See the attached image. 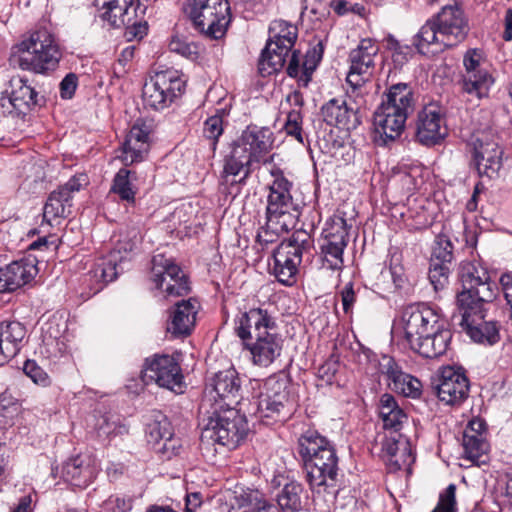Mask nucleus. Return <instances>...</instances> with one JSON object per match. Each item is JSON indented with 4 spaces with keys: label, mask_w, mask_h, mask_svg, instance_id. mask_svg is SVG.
<instances>
[{
    "label": "nucleus",
    "mask_w": 512,
    "mask_h": 512,
    "mask_svg": "<svg viewBox=\"0 0 512 512\" xmlns=\"http://www.w3.org/2000/svg\"><path fill=\"white\" fill-rule=\"evenodd\" d=\"M282 346L283 340L277 333V329L244 344V347L250 352L252 363L259 367L270 366L281 355Z\"/></svg>",
    "instance_id": "obj_24"
},
{
    "label": "nucleus",
    "mask_w": 512,
    "mask_h": 512,
    "mask_svg": "<svg viewBox=\"0 0 512 512\" xmlns=\"http://www.w3.org/2000/svg\"><path fill=\"white\" fill-rule=\"evenodd\" d=\"M346 245L334 246L332 243L322 240L321 254L323 260L328 264L330 269H339L343 265V252Z\"/></svg>",
    "instance_id": "obj_52"
},
{
    "label": "nucleus",
    "mask_w": 512,
    "mask_h": 512,
    "mask_svg": "<svg viewBox=\"0 0 512 512\" xmlns=\"http://www.w3.org/2000/svg\"><path fill=\"white\" fill-rule=\"evenodd\" d=\"M459 277L462 283V290L456 297L459 308L479 312L481 306L496 298L498 287L491 281L487 268L480 261H463L459 268Z\"/></svg>",
    "instance_id": "obj_6"
},
{
    "label": "nucleus",
    "mask_w": 512,
    "mask_h": 512,
    "mask_svg": "<svg viewBox=\"0 0 512 512\" xmlns=\"http://www.w3.org/2000/svg\"><path fill=\"white\" fill-rule=\"evenodd\" d=\"M299 447L311 490L335 495L339 469L334 446L317 431L308 430L299 438Z\"/></svg>",
    "instance_id": "obj_2"
},
{
    "label": "nucleus",
    "mask_w": 512,
    "mask_h": 512,
    "mask_svg": "<svg viewBox=\"0 0 512 512\" xmlns=\"http://www.w3.org/2000/svg\"><path fill=\"white\" fill-rule=\"evenodd\" d=\"M449 265L430 262L429 280L436 291L443 289L448 283Z\"/></svg>",
    "instance_id": "obj_54"
},
{
    "label": "nucleus",
    "mask_w": 512,
    "mask_h": 512,
    "mask_svg": "<svg viewBox=\"0 0 512 512\" xmlns=\"http://www.w3.org/2000/svg\"><path fill=\"white\" fill-rule=\"evenodd\" d=\"M106 11L102 13L101 17L107 21L111 27H120L124 24L122 13L123 7L119 3H112V0L106 2L103 6Z\"/></svg>",
    "instance_id": "obj_58"
},
{
    "label": "nucleus",
    "mask_w": 512,
    "mask_h": 512,
    "mask_svg": "<svg viewBox=\"0 0 512 512\" xmlns=\"http://www.w3.org/2000/svg\"><path fill=\"white\" fill-rule=\"evenodd\" d=\"M270 38L269 40L275 42H282L283 44L294 46L297 39V28L296 26L284 21H275L270 27Z\"/></svg>",
    "instance_id": "obj_46"
},
{
    "label": "nucleus",
    "mask_w": 512,
    "mask_h": 512,
    "mask_svg": "<svg viewBox=\"0 0 512 512\" xmlns=\"http://www.w3.org/2000/svg\"><path fill=\"white\" fill-rule=\"evenodd\" d=\"M189 16L195 28L212 39L221 38L230 22L228 0H193Z\"/></svg>",
    "instance_id": "obj_9"
},
{
    "label": "nucleus",
    "mask_w": 512,
    "mask_h": 512,
    "mask_svg": "<svg viewBox=\"0 0 512 512\" xmlns=\"http://www.w3.org/2000/svg\"><path fill=\"white\" fill-rule=\"evenodd\" d=\"M303 487L296 481L286 483L277 494V502L282 510L298 512L302 509Z\"/></svg>",
    "instance_id": "obj_41"
},
{
    "label": "nucleus",
    "mask_w": 512,
    "mask_h": 512,
    "mask_svg": "<svg viewBox=\"0 0 512 512\" xmlns=\"http://www.w3.org/2000/svg\"><path fill=\"white\" fill-rule=\"evenodd\" d=\"M145 434L147 442L153 446L159 445L161 441H164L162 446L158 448V451L167 455L168 458L178 453L175 440L172 438L170 423L160 412H157L154 418L146 423Z\"/></svg>",
    "instance_id": "obj_30"
},
{
    "label": "nucleus",
    "mask_w": 512,
    "mask_h": 512,
    "mask_svg": "<svg viewBox=\"0 0 512 512\" xmlns=\"http://www.w3.org/2000/svg\"><path fill=\"white\" fill-rule=\"evenodd\" d=\"M293 46L268 40L261 53L258 70L262 76H268L280 71L286 62Z\"/></svg>",
    "instance_id": "obj_34"
},
{
    "label": "nucleus",
    "mask_w": 512,
    "mask_h": 512,
    "mask_svg": "<svg viewBox=\"0 0 512 512\" xmlns=\"http://www.w3.org/2000/svg\"><path fill=\"white\" fill-rule=\"evenodd\" d=\"M277 329L275 317L262 307H253L241 312L235 319V333L243 344Z\"/></svg>",
    "instance_id": "obj_19"
},
{
    "label": "nucleus",
    "mask_w": 512,
    "mask_h": 512,
    "mask_svg": "<svg viewBox=\"0 0 512 512\" xmlns=\"http://www.w3.org/2000/svg\"><path fill=\"white\" fill-rule=\"evenodd\" d=\"M378 52L379 45L371 38L362 39L358 46L351 50L350 69L346 81L353 90L360 88L373 74Z\"/></svg>",
    "instance_id": "obj_16"
},
{
    "label": "nucleus",
    "mask_w": 512,
    "mask_h": 512,
    "mask_svg": "<svg viewBox=\"0 0 512 512\" xmlns=\"http://www.w3.org/2000/svg\"><path fill=\"white\" fill-rule=\"evenodd\" d=\"M282 219H279V223L269 222L266 218V226L261 227L256 235V241L262 248L267 247L278 240L279 234L287 232L291 227H282Z\"/></svg>",
    "instance_id": "obj_48"
},
{
    "label": "nucleus",
    "mask_w": 512,
    "mask_h": 512,
    "mask_svg": "<svg viewBox=\"0 0 512 512\" xmlns=\"http://www.w3.org/2000/svg\"><path fill=\"white\" fill-rule=\"evenodd\" d=\"M10 88L9 101L19 113L25 114L33 107L39 105L38 93L22 77H12Z\"/></svg>",
    "instance_id": "obj_35"
},
{
    "label": "nucleus",
    "mask_w": 512,
    "mask_h": 512,
    "mask_svg": "<svg viewBox=\"0 0 512 512\" xmlns=\"http://www.w3.org/2000/svg\"><path fill=\"white\" fill-rule=\"evenodd\" d=\"M323 45L319 42L315 45L311 50H309L305 56V61L302 65V74L300 76V81L304 83L306 86L311 80V75L316 69L318 63L321 61L323 56Z\"/></svg>",
    "instance_id": "obj_51"
},
{
    "label": "nucleus",
    "mask_w": 512,
    "mask_h": 512,
    "mask_svg": "<svg viewBox=\"0 0 512 512\" xmlns=\"http://www.w3.org/2000/svg\"><path fill=\"white\" fill-rule=\"evenodd\" d=\"M25 335V327L17 321L0 323V366L18 354Z\"/></svg>",
    "instance_id": "obj_32"
},
{
    "label": "nucleus",
    "mask_w": 512,
    "mask_h": 512,
    "mask_svg": "<svg viewBox=\"0 0 512 512\" xmlns=\"http://www.w3.org/2000/svg\"><path fill=\"white\" fill-rule=\"evenodd\" d=\"M470 145L478 174L494 177L502 166L503 154L497 138L489 132H478L473 135Z\"/></svg>",
    "instance_id": "obj_15"
},
{
    "label": "nucleus",
    "mask_w": 512,
    "mask_h": 512,
    "mask_svg": "<svg viewBox=\"0 0 512 512\" xmlns=\"http://www.w3.org/2000/svg\"><path fill=\"white\" fill-rule=\"evenodd\" d=\"M112 3H119L123 7V21L124 24H131L132 22H137L140 19L144 20V15L146 12V5L141 2V0H112Z\"/></svg>",
    "instance_id": "obj_49"
},
{
    "label": "nucleus",
    "mask_w": 512,
    "mask_h": 512,
    "mask_svg": "<svg viewBox=\"0 0 512 512\" xmlns=\"http://www.w3.org/2000/svg\"><path fill=\"white\" fill-rule=\"evenodd\" d=\"M185 88V82L174 71L157 72L143 86L142 97L144 103L161 110L179 97Z\"/></svg>",
    "instance_id": "obj_12"
},
{
    "label": "nucleus",
    "mask_w": 512,
    "mask_h": 512,
    "mask_svg": "<svg viewBox=\"0 0 512 512\" xmlns=\"http://www.w3.org/2000/svg\"><path fill=\"white\" fill-rule=\"evenodd\" d=\"M254 405L255 417L266 425L286 421L295 410L287 381L277 376L266 379Z\"/></svg>",
    "instance_id": "obj_8"
},
{
    "label": "nucleus",
    "mask_w": 512,
    "mask_h": 512,
    "mask_svg": "<svg viewBox=\"0 0 512 512\" xmlns=\"http://www.w3.org/2000/svg\"><path fill=\"white\" fill-rule=\"evenodd\" d=\"M199 303L190 298L177 302L170 311L167 322V331L174 337L190 335L198 313Z\"/></svg>",
    "instance_id": "obj_27"
},
{
    "label": "nucleus",
    "mask_w": 512,
    "mask_h": 512,
    "mask_svg": "<svg viewBox=\"0 0 512 512\" xmlns=\"http://www.w3.org/2000/svg\"><path fill=\"white\" fill-rule=\"evenodd\" d=\"M500 284L507 304L512 307V273L503 274L500 278Z\"/></svg>",
    "instance_id": "obj_64"
},
{
    "label": "nucleus",
    "mask_w": 512,
    "mask_h": 512,
    "mask_svg": "<svg viewBox=\"0 0 512 512\" xmlns=\"http://www.w3.org/2000/svg\"><path fill=\"white\" fill-rule=\"evenodd\" d=\"M381 104L401 109L409 115L414 110L415 99L412 87L407 83H397L389 87Z\"/></svg>",
    "instance_id": "obj_39"
},
{
    "label": "nucleus",
    "mask_w": 512,
    "mask_h": 512,
    "mask_svg": "<svg viewBox=\"0 0 512 512\" xmlns=\"http://www.w3.org/2000/svg\"><path fill=\"white\" fill-rule=\"evenodd\" d=\"M229 512H279V508L260 497L258 491L235 492Z\"/></svg>",
    "instance_id": "obj_38"
},
{
    "label": "nucleus",
    "mask_w": 512,
    "mask_h": 512,
    "mask_svg": "<svg viewBox=\"0 0 512 512\" xmlns=\"http://www.w3.org/2000/svg\"><path fill=\"white\" fill-rule=\"evenodd\" d=\"M456 485L449 484L445 490L439 494L436 507L431 512H457Z\"/></svg>",
    "instance_id": "obj_53"
},
{
    "label": "nucleus",
    "mask_w": 512,
    "mask_h": 512,
    "mask_svg": "<svg viewBox=\"0 0 512 512\" xmlns=\"http://www.w3.org/2000/svg\"><path fill=\"white\" fill-rule=\"evenodd\" d=\"M386 48L391 52V58L396 67H402L408 62L412 55V48L409 45L401 44L392 35L385 39Z\"/></svg>",
    "instance_id": "obj_50"
},
{
    "label": "nucleus",
    "mask_w": 512,
    "mask_h": 512,
    "mask_svg": "<svg viewBox=\"0 0 512 512\" xmlns=\"http://www.w3.org/2000/svg\"><path fill=\"white\" fill-rule=\"evenodd\" d=\"M273 182L269 185L267 197L266 218L269 222L279 223L282 227H293L298 218L299 211L290 194L291 183L283 176L279 169L272 170Z\"/></svg>",
    "instance_id": "obj_10"
},
{
    "label": "nucleus",
    "mask_w": 512,
    "mask_h": 512,
    "mask_svg": "<svg viewBox=\"0 0 512 512\" xmlns=\"http://www.w3.org/2000/svg\"><path fill=\"white\" fill-rule=\"evenodd\" d=\"M379 415L383 421L384 429L397 432L406 421L405 412L398 406L391 394H383L379 400Z\"/></svg>",
    "instance_id": "obj_40"
},
{
    "label": "nucleus",
    "mask_w": 512,
    "mask_h": 512,
    "mask_svg": "<svg viewBox=\"0 0 512 512\" xmlns=\"http://www.w3.org/2000/svg\"><path fill=\"white\" fill-rule=\"evenodd\" d=\"M408 115L401 109L381 104L374 113L375 141L387 144L401 135Z\"/></svg>",
    "instance_id": "obj_22"
},
{
    "label": "nucleus",
    "mask_w": 512,
    "mask_h": 512,
    "mask_svg": "<svg viewBox=\"0 0 512 512\" xmlns=\"http://www.w3.org/2000/svg\"><path fill=\"white\" fill-rule=\"evenodd\" d=\"M97 466L89 456L78 455L69 459L63 466L65 481L76 487H86L96 477Z\"/></svg>",
    "instance_id": "obj_31"
},
{
    "label": "nucleus",
    "mask_w": 512,
    "mask_h": 512,
    "mask_svg": "<svg viewBox=\"0 0 512 512\" xmlns=\"http://www.w3.org/2000/svg\"><path fill=\"white\" fill-rule=\"evenodd\" d=\"M322 240L332 243L334 246L348 243V230L346 220L341 216H334L326 222L322 232Z\"/></svg>",
    "instance_id": "obj_42"
},
{
    "label": "nucleus",
    "mask_w": 512,
    "mask_h": 512,
    "mask_svg": "<svg viewBox=\"0 0 512 512\" xmlns=\"http://www.w3.org/2000/svg\"><path fill=\"white\" fill-rule=\"evenodd\" d=\"M441 33V41L453 47L462 42L468 33V23L464 12L457 5L446 4L434 17Z\"/></svg>",
    "instance_id": "obj_21"
},
{
    "label": "nucleus",
    "mask_w": 512,
    "mask_h": 512,
    "mask_svg": "<svg viewBox=\"0 0 512 512\" xmlns=\"http://www.w3.org/2000/svg\"><path fill=\"white\" fill-rule=\"evenodd\" d=\"M34 261L21 259L0 268V293L12 292L30 282L36 275Z\"/></svg>",
    "instance_id": "obj_28"
},
{
    "label": "nucleus",
    "mask_w": 512,
    "mask_h": 512,
    "mask_svg": "<svg viewBox=\"0 0 512 512\" xmlns=\"http://www.w3.org/2000/svg\"><path fill=\"white\" fill-rule=\"evenodd\" d=\"M150 129L138 121L131 127L124 143L119 149L118 158L125 166L142 162L149 151Z\"/></svg>",
    "instance_id": "obj_25"
},
{
    "label": "nucleus",
    "mask_w": 512,
    "mask_h": 512,
    "mask_svg": "<svg viewBox=\"0 0 512 512\" xmlns=\"http://www.w3.org/2000/svg\"><path fill=\"white\" fill-rule=\"evenodd\" d=\"M382 453L391 471H398L414 462L410 443L401 434L386 437L382 442Z\"/></svg>",
    "instance_id": "obj_29"
},
{
    "label": "nucleus",
    "mask_w": 512,
    "mask_h": 512,
    "mask_svg": "<svg viewBox=\"0 0 512 512\" xmlns=\"http://www.w3.org/2000/svg\"><path fill=\"white\" fill-rule=\"evenodd\" d=\"M284 129L288 135L295 137L298 142H304L302 135V115L300 110L293 109L287 114Z\"/></svg>",
    "instance_id": "obj_56"
},
{
    "label": "nucleus",
    "mask_w": 512,
    "mask_h": 512,
    "mask_svg": "<svg viewBox=\"0 0 512 512\" xmlns=\"http://www.w3.org/2000/svg\"><path fill=\"white\" fill-rule=\"evenodd\" d=\"M453 244L446 235H438L435 239L431 262L449 265L453 260Z\"/></svg>",
    "instance_id": "obj_47"
},
{
    "label": "nucleus",
    "mask_w": 512,
    "mask_h": 512,
    "mask_svg": "<svg viewBox=\"0 0 512 512\" xmlns=\"http://www.w3.org/2000/svg\"><path fill=\"white\" fill-rule=\"evenodd\" d=\"M77 80L74 73H69L60 82V95L63 99L72 98L77 88Z\"/></svg>",
    "instance_id": "obj_62"
},
{
    "label": "nucleus",
    "mask_w": 512,
    "mask_h": 512,
    "mask_svg": "<svg viewBox=\"0 0 512 512\" xmlns=\"http://www.w3.org/2000/svg\"><path fill=\"white\" fill-rule=\"evenodd\" d=\"M448 130L440 107L435 104L425 106L419 113L416 122V140L425 146L439 144Z\"/></svg>",
    "instance_id": "obj_20"
},
{
    "label": "nucleus",
    "mask_w": 512,
    "mask_h": 512,
    "mask_svg": "<svg viewBox=\"0 0 512 512\" xmlns=\"http://www.w3.org/2000/svg\"><path fill=\"white\" fill-rule=\"evenodd\" d=\"M314 255V240L305 230H296L281 242L273 253V273L281 284L292 286L303 261L309 262Z\"/></svg>",
    "instance_id": "obj_7"
},
{
    "label": "nucleus",
    "mask_w": 512,
    "mask_h": 512,
    "mask_svg": "<svg viewBox=\"0 0 512 512\" xmlns=\"http://www.w3.org/2000/svg\"><path fill=\"white\" fill-rule=\"evenodd\" d=\"M223 133V118L221 115H213L204 122L203 135L212 140V146L215 148L218 138Z\"/></svg>",
    "instance_id": "obj_57"
},
{
    "label": "nucleus",
    "mask_w": 512,
    "mask_h": 512,
    "mask_svg": "<svg viewBox=\"0 0 512 512\" xmlns=\"http://www.w3.org/2000/svg\"><path fill=\"white\" fill-rule=\"evenodd\" d=\"M103 508L112 512H128L132 508V501L129 498L111 496L105 501Z\"/></svg>",
    "instance_id": "obj_61"
},
{
    "label": "nucleus",
    "mask_w": 512,
    "mask_h": 512,
    "mask_svg": "<svg viewBox=\"0 0 512 512\" xmlns=\"http://www.w3.org/2000/svg\"><path fill=\"white\" fill-rule=\"evenodd\" d=\"M404 337L409 347L425 358H437L448 349L452 333L438 311L425 303L407 306L402 313Z\"/></svg>",
    "instance_id": "obj_1"
},
{
    "label": "nucleus",
    "mask_w": 512,
    "mask_h": 512,
    "mask_svg": "<svg viewBox=\"0 0 512 512\" xmlns=\"http://www.w3.org/2000/svg\"><path fill=\"white\" fill-rule=\"evenodd\" d=\"M202 414L201 442L219 444L229 449L236 448L249 432L245 414L234 407L200 410Z\"/></svg>",
    "instance_id": "obj_4"
},
{
    "label": "nucleus",
    "mask_w": 512,
    "mask_h": 512,
    "mask_svg": "<svg viewBox=\"0 0 512 512\" xmlns=\"http://www.w3.org/2000/svg\"><path fill=\"white\" fill-rule=\"evenodd\" d=\"M23 372L37 385L46 387L51 383L49 375L34 360L25 361Z\"/></svg>",
    "instance_id": "obj_55"
},
{
    "label": "nucleus",
    "mask_w": 512,
    "mask_h": 512,
    "mask_svg": "<svg viewBox=\"0 0 512 512\" xmlns=\"http://www.w3.org/2000/svg\"><path fill=\"white\" fill-rule=\"evenodd\" d=\"M130 171L127 169H120L114 176L110 193L119 196L122 201L133 204L135 202L136 191L129 180Z\"/></svg>",
    "instance_id": "obj_45"
},
{
    "label": "nucleus",
    "mask_w": 512,
    "mask_h": 512,
    "mask_svg": "<svg viewBox=\"0 0 512 512\" xmlns=\"http://www.w3.org/2000/svg\"><path fill=\"white\" fill-rule=\"evenodd\" d=\"M169 49L171 52L177 53L188 59H194L198 54L197 46L194 43L187 42L177 36L171 39Z\"/></svg>",
    "instance_id": "obj_59"
},
{
    "label": "nucleus",
    "mask_w": 512,
    "mask_h": 512,
    "mask_svg": "<svg viewBox=\"0 0 512 512\" xmlns=\"http://www.w3.org/2000/svg\"><path fill=\"white\" fill-rule=\"evenodd\" d=\"M432 388L441 402L458 406L467 399L470 390L469 379L461 369L444 367Z\"/></svg>",
    "instance_id": "obj_18"
},
{
    "label": "nucleus",
    "mask_w": 512,
    "mask_h": 512,
    "mask_svg": "<svg viewBox=\"0 0 512 512\" xmlns=\"http://www.w3.org/2000/svg\"><path fill=\"white\" fill-rule=\"evenodd\" d=\"M70 202L67 197L62 196L59 189L53 191L49 195L43 209L44 219L50 223L53 219L66 217V210L71 206Z\"/></svg>",
    "instance_id": "obj_43"
},
{
    "label": "nucleus",
    "mask_w": 512,
    "mask_h": 512,
    "mask_svg": "<svg viewBox=\"0 0 512 512\" xmlns=\"http://www.w3.org/2000/svg\"><path fill=\"white\" fill-rule=\"evenodd\" d=\"M441 33L435 19L428 20L416 34L414 45L423 55H434L443 51L448 46L441 41Z\"/></svg>",
    "instance_id": "obj_36"
},
{
    "label": "nucleus",
    "mask_w": 512,
    "mask_h": 512,
    "mask_svg": "<svg viewBox=\"0 0 512 512\" xmlns=\"http://www.w3.org/2000/svg\"><path fill=\"white\" fill-rule=\"evenodd\" d=\"M241 380L234 368L217 372L207 385L200 410L214 409L216 405L223 408L240 404Z\"/></svg>",
    "instance_id": "obj_11"
},
{
    "label": "nucleus",
    "mask_w": 512,
    "mask_h": 512,
    "mask_svg": "<svg viewBox=\"0 0 512 512\" xmlns=\"http://www.w3.org/2000/svg\"><path fill=\"white\" fill-rule=\"evenodd\" d=\"M124 258L119 250H112L107 255L96 260L93 268L89 272L91 281L95 283L94 292L97 293L105 285L114 281L118 276V266Z\"/></svg>",
    "instance_id": "obj_33"
},
{
    "label": "nucleus",
    "mask_w": 512,
    "mask_h": 512,
    "mask_svg": "<svg viewBox=\"0 0 512 512\" xmlns=\"http://www.w3.org/2000/svg\"><path fill=\"white\" fill-rule=\"evenodd\" d=\"M462 445L465 458L476 464L483 462L481 458L487 453L489 448L484 435L471 436L463 434Z\"/></svg>",
    "instance_id": "obj_44"
},
{
    "label": "nucleus",
    "mask_w": 512,
    "mask_h": 512,
    "mask_svg": "<svg viewBox=\"0 0 512 512\" xmlns=\"http://www.w3.org/2000/svg\"><path fill=\"white\" fill-rule=\"evenodd\" d=\"M463 65L466 72L461 80L463 92L477 98L486 96L494 80L483 67L484 58L481 50L469 49L463 57Z\"/></svg>",
    "instance_id": "obj_17"
},
{
    "label": "nucleus",
    "mask_w": 512,
    "mask_h": 512,
    "mask_svg": "<svg viewBox=\"0 0 512 512\" xmlns=\"http://www.w3.org/2000/svg\"><path fill=\"white\" fill-rule=\"evenodd\" d=\"M273 132L268 127L249 125L231 145V151L225 156L223 175L226 182L229 177H236L241 172L239 180H231V184L244 183L251 173V165L259 162L271 149Z\"/></svg>",
    "instance_id": "obj_3"
},
{
    "label": "nucleus",
    "mask_w": 512,
    "mask_h": 512,
    "mask_svg": "<svg viewBox=\"0 0 512 512\" xmlns=\"http://www.w3.org/2000/svg\"><path fill=\"white\" fill-rule=\"evenodd\" d=\"M321 114L327 124L347 131L356 129L361 123L357 108L342 98H333L325 103Z\"/></svg>",
    "instance_id": "obj_26"
},
{
    "label": "nucleus",
    "mask_w": 512,
    "mask_h": 512,
    "mask_svg": "<svg viewBox=\"0 0 512 512\" xmlns=\"http://www.w3.org/2000/svg\"><path fill=\"white\" fill-rule=\"evenodd\" d=\"M144 382H154L162 388L182 392L183 375L178 361L170 355L155 354L145 359L142 369Z\"/></svg>",
    "instance_id": "obj_14"
},
{
    "label": "nucleus",
    "mask_w": 512,
    "mask_h": 512,
    "mask_svg": "<svg viewBox=\"0 0 512 512\" xmlns=\"http://www.w3.org/2000/svg\"><path fill=\"white\" fill-rule=\"evenodd\" d=\"M462 311L461 326L477 343L493 345L500 339L499 328L493 321H484V306L479 312L468 308H459Z\"/></svg>",
    "instance_id": "obj_23"
},
{
    "label": "nucleus",
    "mask_w": 512,
    "mask_h": 512,
    "mask_svg": "<svg viewBox=\"0 0 512 512\" xmlns=\"http://www.w3.org/2000/svg\"><path fill=\"white\" fill-rule=\"evenodd\" d=\"M355 298L356 297L355 292L353 290V285L352 283H349L341 291V301L345 313H349L352 310Z\"/></svg>",
    "instance_id": "obj_63"
},
{
    "label": "nucleus",
    "mask_w": 512,
    "mask_h": 512,
    "mask_svg": "<svg viewBox=\"0 0 512 512\" xmlns=\"http://www.w3.org/2000/svg\"><path fill=\"white\" fill-rule=\"evenodd\" d=\"M126 27L125 37L128 41H133L135 39H142L148 31L147 22L144 20H139L137 22H132L129 24H123Z\"/></svg>",
    "instance_id": "obj_60"
},
{
    "label": "nucleus",
    "mask_w": 512,
    "mask_h": 512,
    "mask_svg": "<svg viewBox=\"0 0 512 512\" xmlns=\"http://www.w3.org/2000/svg\"><path fill=\"white\" fill-rule=\"evenodd\" d=\"M385 368V373L391 381L389 385H392L395 391L412 398L420 395L422 384L417 378L403 372L392 359Z\"/></svg>",
    "instance_id": "obj_37"
},
{
    "label": "nucleus",
    "mask_w": 512,
    "mask_h": 512,
    "mask_svg": "<svg viewBox=\"0 0 512 512\" xmlns=\"http://www.w3.org/2000/svg\"><path fill=\"white\" fill-rule=\"evenodd\" d=\"M60 52L53 35L46 29L33 32L12 48L10 64L23 70L43 73L56 67Z\"/></svg>",
    "instance_id": "obj_5"
},
{
    "label": "nucleus",
    "mask_w": 512,
    "mask_h": 512,
    "mask_svg": "<svg viewBox=\"0 0 512 512\" xmlns=\"http://www.w3.org/2000/svg\"><path fill=\"white\" fill-rule=\"evenodd\" d=\"M151 281L164 297H179L190 291L187 276L181 268L162 254L152 258Z\"/></svg>",
    "instance_id": "obj_13"
}]
</instances>
